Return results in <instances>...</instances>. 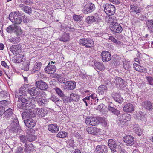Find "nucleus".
Listing matches in <instances>:
<instances>
[{
  "label": "nucleus",
  "mask_w": 153,
  "mask_h": 153,
  "mask_svg": "<svg viewBox=\"0 0 153 153\" xmlns=\"http://www.w3.org/2000/svg\"><path fill=\"white\" fill-rule=\"evenodd\" d=\"M18 97L19 102H21L18 103L17 106L18 108L20 110L31 109L34 108L35 106L34 102L35 100L31 98H25L23 95H20L18 96L16 95L15 97Z\"/></svg>",
  "instance_id": "1"
},
{
  "label": "nucleus",
  "mask_w": 153,
  "mask_h": 153,
  "mask_svg": "<svg viewBox=\"0 0 153 153\" xmlns=\"http://www.w3.org/2000/svg\"><path fill=\"white\" fill-rule=\"evenodd\" d=\"M11 123L10 125L8 127L9 131L10 133H20L22 130L19 126L17 118L15 117L11 118Z\"/></svg>",
  "instance_id": "2"
},
{
  "label": "nucleus",
  "mask_w": 153,
  "mask_h": 153,
  "mask_svg": "<svg viewBox=\"0 0 153 153\" xmlns=\"http://www.w3.org/2000/svg\"><path fill=\"white\" fill-rule=\"evenodd\" d=\"M79 44L85 46L87 48H91L94 46V42L93 39L90 38H82L79 41Z\"/></svg>",
  "instance_id": "3"
},
{
  "label": "nucleus",
  "mask_w": 153,
  "mask_h": 153,
  "mask_svg": "<svg viewBox=\"0 0 153 153\" xmlns=\"http://www.w3.org/2000/svg\"><path fill=\"white\" fill-rule=\"evenodd\" d=\"M62 83L63 84L62 85L64 89L65 90H69L74 89L76 86V83L74 81H65L62 80Z\"/></svg>",
  "instance_id": "4"
},
{
  "label": "nucleus",
  "mask_w": 153,
  "mask_h": 153,
  "mask_svg": "<svg viewBox=\"0 0 153 153\" xmlns=\"http://www.w3.org/2000/svg\"><path fill=\"white\" fill-rule=\"evenodd\" d=\"M104 11L108 14L109 13L111 15H113L115 12V8L114 6L111 4L106 3L103 6Z\"/></svg>",
  "instance_id": "5"
},
{
  "label": "nucleus",
  "mask_w": 153,
  "mask_h": 153,
  "mask_svg": "<svg viewBox=\"0 0 153 153\" xmlns=\"http://www.w3.org/2000/svg\"><path fill=\"white\" fill-rule=\"evenodd\" d=\"M109 28L111 31L119 33H121L123 31L122 27L119 24L116 22H112Z\"/></svg>",
  "instance_id": "6"
},
{
  "label": "nucleus",
  "mask_w": 153,
  "mask_h": 153,
  "mask_svg": "<svg viewBox=\"0 0 153 153\" xmlns=\"http://www.w3.org/2000/svg\"><path fill=\"white\" fill-rule=\"evenodd\" d=\"M35 85L38 89L43 91H47L49 88L48 85L42 80L36 81Z\"/></svg>",
  "instance_id": "7"
},
{
  "label": "nucleus",
  "mask_w": 153,
  "mask_h": 153,
  "mask_svg": "<svg viewBox=\"0 0 153 153\" xmlns=\"http://www.w3.org/2000/svg\"><path fill=\"white\" fill-rule=\"evenodd\" d=\"M7 31L9 33H16L17 34H19L21 32L20 28L15 24L9 26L6 28Z\"/></svg>",
  "instance_id": "8"
},
{
  "label": "nucleus",
  "mask_w": 153,
  "mask_h": 153,
  "mask_svg": "<svg viewBox=\"0 0 153 153\" xmlns=\"http://www.w3.org/2000/svg\"><path fill=\"white\" fill-rule=\"evenodd\" d=\"M95 9L94 4L90 3L86 4L84 7L83 9V13L85 14H87L94 11Z\"/></svg>",
  "instance_id": "9"
},
{
  "label": "nucleus",
  "mask_w": 153,
  "mask_h": 153,
  "mask_svg": "<svg viewBox=\"0 0 153 153\" xmlns=\"http://www.w3.org/2000/svg\"><path fill=\"white\" fill-rule=\"evenodd\" d=\"M101 55L102 61L107 62L111 59V56L110 52L107 51H104L102 52Z\"/></svg>",
  "instance_id": "10"
},
{
  "label": "nucleus",
  "mask_w": 153,
  "mask_h": 153,
  "mask_svg": "<svg viewBox=\"0 0 153 153\" xmlns=\"http://www.w3.org/2000/svg\"><path fill=\"white\" fill-rule=\"evenodd\" d=\"M123 140L128 146H132L134 144V138L131 135H128L125 136L123 138Z\"/></svg>",
  "instance_id": "11"
},
{
  "label": "nucleus",
  "mask_w": 153,
  "mask_h": 153,
  "mask_svg": "<svg viewBox=\"0 0 153 153\" xmlns=\"http://www.w3.org/2000/svg\"><path fill=\"white\" fill-rule=\"evenodd\" d=\"M85 122L87 124L93 126L97 125L99 122L97 118L92 117L86 118Z\"/></svg>",
  "instance_id": "12"
},
{
  "label": "nucleus",
  "mask_w": 153,
  "mask_h": 153,
  "mask_svg": "<svg viewBox=\"0 0 153 153\" xmlns=\"http://www.w3.org/2000/svg\"><path fill=\"white\" fill-rule=\"evenodd\" d=\"M27 91L31 96L34 99L38 97L40 93L35 87L31 88L30 89H28Z\"/></svg>",
  "instance_id": "13"
},
{
  "label": "nucleus",
  "mask_w": 153,
  "mask_h": 153,
  "mask_svg": "<svg viewBox=\"0 0 153 153\" xmlns=\"http://www.w3.org/2000/svg\"><path fill=\"white\" fill-rule=\"evenodd\" d=\"M12 117H13V118L16 117L15 115L13 113V110L9 108L4 112L3 118L5 120H8Z\"/></svg>",
  "instance_id": "14"
},
{
  "label": "nucleus",
  "mask_w": 153,
  "mask_h": 153,
  "mask_svg": "<svg viewBox=\"0 0 153 153\" xmlns=\"http://www.w3.org/2000/svg\"><path fill=\"white\" fill-rule=\"evenodd\" d=\"M24 122L26 126L30 128H32L36 124L35 121L32 118L24 120Z\"/></svg>",
  "instance_id": "15"
},
{
  "label": "nucleus",
  "mask_w": 153,
  "mask_h": 153,
  "mask_svg": "<svg viewBox=\"0 0 153 153\" xmlns=\"http://www.w3.org/2000/svg\"><path fill=\"white\" fill-rule=\"evenodd\" d=\"M141 105L146 110L151 111L153 109V106L151 102L149 100H146L142 102Z\"/></svg>",
  "instance_id": "16"
},
{
  "label": "nucleus",
  "mask_w": 153,
  "mask_h": 153,
  "mask_svg": "<svg viewBox=\"0 0 153 153\" xmlns=\"http://www.w3.org/2000/svg\"><path fill=\"white\" fill-rule=\"evenodd\" d=\"M56 70V68L55 65L50 64V63H49L44 69V71L46 73L50 74L54 72Z\"/></svg>",
  "instance_id": "17"
},
{
  "label": "nucleus",
  "mask_w": 153,
  "mask_h": 153,
  "mask_svg": "<svg viewBox=\"0 0 153 153\" xmlns=\"http://www.w3.org/2000/svg\"><path fill=\"white\" fill-rule=\"evenodd\" d=\"M107 148V146L105 145L97 146L95 150V153H106Z\"/></svg>",
  "instance_id": "18"
},
{
  "label": "nucleus",
  "mask_w": 153,
  "mask_h": 153,
  "mask_svg": "<svg viewBox=\"0 0 153 153\" xmlns=\"http://www.w3.org/2000/svg\"><path fill=\"white\" fill-rule=\"evenodd\" d=\"M108 146L111 150L113 152L116 151L117 144L115 141L113 139H110L108 140Z\"/></svg>",
  "instance_id": "19"
},
{
  "label": "nucleus",
  "mask_w": 153,
  "mask_h": 153,
  "mask_svg": "<svg viewBox=\"0 0 153 153\" xmlns=\"http://www.w3.org/2000/svg\"><path fill=\"white\" fill-rule=\"evenodd\" d=\"M86 131L89 134L93 135H95L101 131V130L97 127H93L88 128L86 129Z\"/></svg>",
  "instance_id": "20"
},
{
  "label": "nucleus",
  "mask_w": 153,
  "mask_h": 153,
  "mask_svg": "<svg viewBox=\"0 0 153 153\" xmlns=\"http://www.w3.org/2000/svg\"><path fill=\"white\" fill-rule=\"evenodd\" d=\"M124 81L123 79L119 77H117L114 81L116 86L121 88H123L124 87Z\"/></svg>",
  "instance_id": "21"
},
{
  "label": "nucleus",
  "mask_w": 153,
  "mask_h": 153,
  "mask_svg": "<svg viewBox=\"0 0 153 153\" xmlns=\"http://www.w3.org/2000/svg\"><path fill=\"white\" fill-rule=\"evenodd\" d=\"M133 105L131 103L126 104L123 107V110L125 112H131L134 110Z\"/></svg>",
  "instance_id": "22"
},
{
  "label": "nucleus",
  "mask_w": 153,
  "mask_h": 153,
  "mask_svg": "<svg viewBox=\"0 0 153 153\" xmlns=\"http://www.w3.org/2000/svg\"><path fill=\"white\" fill-rule=\"evenodd\" d=\"M48 130L53 133H57L59 131V127L56 124H51L48 126Z\"/></svg>",
  "instance_id": "23"
},
{
  "label": "nucleus",
  "mask_w": 153,
  "mask_h": 153,
  "mask_svg": "<svg viewBox=\"0 0 153 153\" xmlns=\"http://www.w3.org/2000/svg\"><path fill=\"white\" fill-rule=\"evenodd\" d=\"M114 58L113 62L115 66L119 65L122 62H123L124 59L123 58L117 55H114Z\"/></svg>",
  "instance_id": "24"
},
{
  "label": "nucleus",
  "mask_w": 153,
  "mask_h": 153,
  "mask_svg": "<svg viewBox=\"0 0 153 153\" xmlns=\"http://www.w3.org/2000/svg\"><path fill=\"white\" fill-rule=\"evenodd\" d=\"M42 65L41 62H37L34 65L32 72L33 73H37L40 70Z\"/></svg>",
  "instance_id": "25"
},
{
  "label": "nucleus",
  "mask_w": 153,
  "mask_h": 153,
  "mask_svg": "<svg viewBox=\"0 0 153 153\" xmlns=\"http://www.w3.org/2000/svg\"><path fill=\"white\" fill-rule=\"evenodd\" d=\"M112 97L114 100L119 103L122 102L123 99L120 96V95L118 93H114L112 94Z\"/></svg>",
  "instance_id": "26"
},
{
  "label": "nucleus",
  "mask_w": 153,
  "mask_h": 153,
  "mask_svg": "<svg viewBox=\"0 0 153 153\" xmlns=\"http://www.w3.org/2000/svg\"><path fill=\"white\" fill-rule=\"evenodd\" d=\"M80 97V96L77 94L72 93L70 95L69 101L70 102L73 101L77 102L79 100Z\"/></svg>",
  "instance_id": "27"
},
{
  "label": "nucleus",
  "mask_w": 153,
  "mask_h": 153,
  "mask_svg": "<svg viewBox=\"0 0 153 153\" xmlns=\"http://www.w3.org/2000/svg\"><path fill=\"white\" fill-rule=\"evenodd\" d=\"M20 48L19 45H13L10 47V50L13 54L15 55L19 53V51Z\"/></svg>",
  "instance_id": "28"
},
{
  "label": "nucleus",
  "mask_w": 153,
  "mask_h": 153,
  "mask_svg": "<svg viewBox=\"0 0 153 153\" xmlns=\"http://www.w3.org/2000/svg\"><path fill=\"white\" fill-rule=\"evenodd\" d=\"M133 129L135 132L139 136H140L142 134V131L138 124H135L133 126Z\"/></svg>",
  "instance_id": "29"
},
{
  "label": "nucleus",
  "mask_w": 153,
  "mask_h": 153,
  "mask_svg": "<svg viewBox=\"0 0 153 153\" xmlns=\"http://www.w3.org/2000/svg\"><path fill=\"white\" fill-rule=\"evenodd\" d=\"M107 88L105 85H101L98 88V92L99 95H103L104 92L107 91Z\"/></svg>",
  "instance_id": "30"
},
{
  "label": "nucleus",
  "mask_w": 153,
  "mask_h": 153,
  "mask_svg": "<svg viewBox=\"0 0 153 153\" xmlns=\"http://www.w3.org/2000/svg\"><path fill=\"white\" fill-rule=\"evenodd\" d=\"M146 25L149 31L153 32V21L152 20H147Z\"/></svg>",
  "instance_id": "31"
},
{
  "label": "nucleus",
  "mask_w": 153,
  "mask_h": 153,
  "mask_svg": "<svg viewBox=\"0 0 153 153\" xmlns=\"http://www.w3.org/2000/svg\"><path fill=\"white\" fill-rule=\"evenodd\" d=\"M130 7L131 12H133L136 13H140L141 11L140 8L134 4H131Z\"/></svg>",
  "instance_id": "32"
},
{
  "label": "nucleus",
  "mask_w": 153,
  "mask_h": 153,
  "mask_svg": "<svg viewBox=\"0 0 153 153\" xmlns=\"http://www.w3.org/2000/svg\"><path fill=\"white\" fill-rule=\"evenodd\" d=\"M136 116L137 119L142 121L145 120L146 117V113H144L140 111L137 114Z\"/></svg>",
  "instance_id": "33"
},
{
  "label": "nucleus",
  "mask_w": 153,
  "mask_h": 153,
  "mask_svg": "<svg viewBox=\"0 0 153 153\" xmlns=\"http://www.w3.org/2000/svg\"><path fill=\"white\" fill-rule=\"evenodd\" d=\"M10 105V102L6 100H4L0 101V108L2 109L4 108L5 110V107L9 106Z\"/></svg>",
  "instance_id": "34"
},
{
  "label": "nucleus",
  "mask_w": 153,
  "mask_h": 153,
  "mask_svg": "<svg viewBox=\"0 0 153 153\" xmlns=\"http://www.w3.org/2000/svg\"><path fill=\"white\" fill-rule=\"evenodd\" d=\"M94 65L95 67L100 71L103 70L105 69V67L102 62H95Z\"/></svg>",
  "instance_id": "35"
},
{
  "label": "nucleus",
  "mask_w": 153,
  "mask_h": 153,
  "mask_svg": "<svg viewBox=\"0 0 153 153\" xmlns=\"http://www.w3.org/2000/svg\"><path fill=\"white\" fill-rule=\"evenodd\" d=\"M95 22L98 23L102 21L101 16L98 13H96L93 16Z\"/></svg>",
  "instance_id": "36"
},
{
  "label": "nucleus",
  "mask_w": 153,
  "mask_h": 153,
  "mask_svg": "<svg viewBox=\"0 0 153 153\" xmlns=\"http://www.w3.org/2000/svg\"><path fill=\"white\" fill-rule=\"evenodd\" d=\"M108 110L111 112L113 114L118 116L120 114V111L115 108L114 107H112L111 106H110L108 108Z\"/></svg>",
  "instance_id": "37"
},
{
  "label": "nucleus",
  "mask_w": 153,
  "mask_h": 153,
  "mask_svg": "<svg viewBox=\"0 0 153 153\" xmlns=\"http://www.w3.org/2000/svg\"><path fill=\"white\" fill-rule=\"evenodd\" d=\"M54 89L56 93L61 97V98H65L66 97L62 91L59 88L56 87L54 88Z\"/></svg>",
  "instance_id": "38"
},
{
  "label": "nucleus",
  "mask_w": 153,
  "mask_h": 153,
  "mask_svg": "<svg viewBox=\"0 0 153 153\" xmlns=\"http://www.w3.org/2000/svg\"><path fill=\"white\" fill-rule=\"evenodd\" d=\"M47 100L46 99H43L42 98H38L36 100V102L37 103L41 106H44L45 104L47 102Z\"/></svg>",
  "instance_id": "39"
},
{
  "label": "nucleus",
  "mask_w": 153,
  "mask_h": 153,
  "mask_svg": "<svg viewBox=\"0 0 153 153\" xmlns=\"http://www.w3.org/2000/svg\"><path fill=\"white\" fill-rule=\"evenodd\" d=\"M38 114L41 117H44L46 114V112L42 108H39L37 109V112Z\"/></svg>",
  "instance_id": "40"
},
{
  "label": "nucleus",
  "mask_w": 153,
  "mask_h": 153,
  "mask_svg": "<svg viewBox=\"0 0 153 153\" xmlns=\"http://www.w3.org/2000/svg\"><path fill=\"white\" fill-rule=\"evenodd\" d=\"M24 146V151L26 152L31 150L33 148L32 144L30 143H25V144Z\"/></svg>",
  "instance_id": "41"
},
{
  "label": "nucleus",
  "mask_w": 153,
  "mask_h": 153,
  "mask_svg": "<svg viewBox=\"0 0 153 153\" xmlns=\"http://www.w3.org/2000/svg\"><path fill=\"white\" fill-rule=\"evenodd\" d=\"M25 110H20L19 109V110L20 111H23V110L24 111ZM26 111L27 110H25ZM28 111H24V112H23L22 115V117L23 119H29V111H28Z\"/></svg>",
  "instance_id": "42"
},
{
  "label": "nucleus",
  "mask_w": 153,
  "mask_h": 153,
  "mask_svg": "<svg viewBox=\"0 0 153 153\" xmlns=\"http://www.w3.org/2000/svg\"><path fill=\"white\" fill-rule=\"evenodd\" d=\"M19 138L21 142L23 143H27L28 141V138L27 136L22 135L19 136Z\"/></svg>",
  "instance_id": "43"
},
{
  "label": "nucleus",
  "mask_w": 153,
  "mask_h": 153,
  "mask_svg": "<svg viewBox=\"0 0 153 153\" xmlns=\"http://www.w3.org/2000/svg\"><path fill=\"white\" fill-rule=\"evenodd\" d=\"M69 39V36L66 33L64 34L59 38V40L64 42L68 41Z\"/></svg>",
  "instance_id": "44"
},
{
  "label": "nucleus",
  "mask_w": 153,
  "mask_h": 153,
  "mask_svg": "<svg viewBox=\"0 0 153 153\" xmlns=\"http://www.w3.org/2000/svg\"><path fill=\"white\" fill-rule=\"evenodd\" d=\"M85 22L88 24H91L95 22L93 16H88L85 20Z\"/></svg>",
  "instance_id": "45"
},
{
  "label": "nucleus",
  "mask_w": 153,
  "mask_h": 153,
  "mask_svg": "<svg viewBox=\"0 0 153 153\" xmlns=\"http://www.w3.org/2000/svg\"><path fill=\"white\" fill-rule=\"evenodd\" d=\"M123 62L124 64L123 67L126 70H129L131 68L130 62L126 61L125 60H123Z\"/></svg>",
  "instance_id": "46"
},
{
  "label": "nucleus",
  "mask_w": 153,
  "mask_h": 153,
  "mask_svg": "<svg viewBox=\"0 0 153 153\" xmlns=\"http://www.w3.org/2000/svg\"><path fill=\"white\" fill-rule=\"evenodd\" d=\"M9 96V94L6 91H2L0 92V97L1 98L4 99L8 97Z\"/></svg>",
  "instance_id": "47"
},
{
  "label": "nucleus",
  "mask_w": 153,
  "mask_h": 153,
  "mask_svg": "<svg viewBox=\"0 0 153 153\" xmlns=\"http://www.w3.org/2000/svg\"><path fill=\"white\" fill-rule=\"evenodd\" d=\"M27 136L28 141L29 142L34 141L37 139V137L35 135H32V134H29Z\"/></svg>",
  "instance_id": "48"
},
{
  "label": "nucleus",
  "mask_w": 153,
  "mask_h": 153,
  "mask_svg": "<svg viewBox=\"0 0 153 153\" xmlns=\"http://www.w3.org/2000/svg\"><path fill=\"white\" fill-rule=\"evenodd\" d=\"M67 134V133L65 132L60 131L57 135L58 137L61 138H64L65 137Z\"/></svg>",
  "instance_id": "49"
},
{
  "label": "nucleus",
  "mask_w": 153,
  "mask_h": 153,
  "mask_svg": "<svg viewBox=\"0 0 153 153\" xmlns=\"http://www.w3.org/2000/svg\"><path fill=\"white\" fill-rule=\"evenodd\" d=\"M23 11L27 13L30 14L31 13L32 9L30 7L26 6L24 9Z\"/></svg>",
  "instance_id": "50"
},
{
  "label": "nucleus",
  "mask_w": 153,
  "mask_h": 153,
  "mask_svg": "<svg viewBox=\"0 0 153 153\" xmlns=\"http://www.w3.org/2000/svg\"><path fill=\"white\" fill-rule=\"evenodd\" d=\"M50 99L55 103L59 101L62 102V101L60 100L59 98L55 95L52 96L51 97Z\"/></svg>",
  "instance_id": "51"
},
{
  "label": "nucleus",
  "mask_w": 153,
  "mask_h": 153,
  "mask_svg": "<svg viewBox=\"0 0 153 153\" xmlns=\"http://www.w3.org/2000/svg\"><path fill=\"white\" fill-rule=\"evenodd\" d=\"M73 18L75 21H81L82 18L81 16L74 15L73 16Z\"/></svg>",
  "instance_id": "52"
},
{
  "label": "nucleus",
  "mask_w": 153,
  "mask_h": 153,
  "mask_svg": "<svg viewBox=\"0 0 153 153\" xmlns=\"http://www.w3.org/2000/svg\"><path fill=\"white\" fill-rule=\"evenodd\" d=\"M83 101L85 103L86 106L88 105V103L89 104H90V105H92V103L91 102L90 100H89V97H88V96H87L83 99Z\"/></svg>",
  "instance_id": "53"
},
{
  "label": "nucleus",
  "mask_w": 153,
  "mask_h": 153,
  "mask_svg": "<svg viewBox=\"0 0 153 153\" xmlns=\"http://www.w3.org/2000/svg\"><path fill=\"white\" fill-rule=\"evenodd\" d=\"M22 21V18L20 17H18L15 19L13 22L14 24H20Z\"/></svg>",
  "instance_id": "54"
},
{
  "label": "nucleus",
  "mask_w": 153,
  "mask_h": 153,
  "mask_svg": "<svg viewBox=\"0 0 153 153\" xmlns=\"http://www.w3.org/2000/svg\"><path fill=\"white\" fill-rule=\"evenodd\" d=\"M29 119L32 118L33 119L36 116V114L32 111H29Z\"/></svg>",
  "instance_id": "55"
},
{
  "label": "nucleus",
  "mask_w": 153,
  "mask_h": 153,
  "mask_svg": "<svg viewBox=\"0 0 153 153\" xmlns=\"http://www.w3.org/2000/svg\"><path fill=\"white\" fill-rule=\"evenodd\" d=\"M88 97H89V100H90L91 102L92 103V100L97 98L96 94L94 93L91 94L89 96H88Z\"/></svg>",
  "instance_id": "56"
},
{
  "label": "nucleus",
  "mask_w": 153,
  "mask_h": 153,
  "mask_svg": "<svg viewBox=\"0 0 153 153\" xmlns=\"http://www.w3.org/2000/svg\"><path fill=\"white\" fill-rule=\"evenodd\" d=\"M146 78L149 83L151 85H153V79L150 76H146Z\"/></svg>",
  "instance_id": "57"
},
{
  "label": "nucleus",
  "mask_w": 153,
  "mask_h": 153,
  "mask_svg": "<svg viewBox=\"0 0 153 153\" xmlns=\"http://www.w3.org/2000/svg\"><path fill=\"white\" fill-rule=\"evenodd\" d=\"M133 65L134 69L138 71H139L140 72V65H139L138 64L134 63L133 64Z\"/></svg>",
  "instance_id": "58"
},
{
  "label": "nucleus",
  "mask_w": 153,
  "mask_h": 153,
  "mask_svg": "<svg viewBox=\"0 0 153 153\" xmlns=\"http://www.w3.org/2000/svg\"><path fill=\"white\" fill-rule=\"evenodd\" d=\"M104 105L102 104L99 105L97 107V109L99 110L100 112L103 113L104 111L103 109Z\"/></svg>",
  "instance_id": "59"
},
{
  "label": "nucleus",
  "mask_w": 153,
  "mask_h": 153,
  "mask_svg": "<svg viewBox=\"0 0 153 153\" xmlns=\"http://www.w3.org/2000/svg\"><path fill=\"white\" fill-rule=\"evenodd\" d=\"M109 39L111 41L113 42L116 43L117 44H119L120 43V41H117V40L113 36H110Z\"/></svg>",
  "instance_id": "60"
},
{
  "label": "nucleus",
  "mask_w": 153,
  "mask_h": 153,
  "mask_svg": "<svg viewBox=\"0 0 153 153\" xmlns=\"http://www.w3.org/2000/svg\"><path fill=\"white\" fill-rule=\"evenodd\" d=\"M24 147H20L18 148L16 152V153H23L24 151H23Z\"/></svg>",
  "instance_id": "61"
},
{
  "label": "nucleus",
  "mask_w": 153,
  "mask_h": 153,
  "mask_svg": "<svg viewBox=\"0 0 153 153\" xmlns=\"http://www.w3.org/2000/svg\"><path fill=\"white\" fill-rule=\"evenodd\" d=\"M9 19L12 22H13L14 19V16L13 13H10L9 16Z\"/></svg>",
  "instance_id": "62"
},
{
  "label": "nucleus",
  "mask_w": 153,
  "mask_h": 153,
  "mask_svg": "<svg viewBox=\"0 0 153 153\" xmlns=\"http://www.w3.org/2000/svg\"><path fill=\"white\" fill-rule=\"evenodd\" d=\"M23 22L25 23H27L29 22V19L26 17L25 15L22 16Z\"/></svg>",
  "instance_id": "63"
},
{
  "label": "nucleus",
  "mask_w": 153,
  "mask_h": 153,
  "mask_svg": "<svg viewBox=\"0 0 153 153\" xmlns=\"http://www.w3.org/2000/svg\"><path fill=\"white\" fill-rule=\"evenodd\" d=\"M110 2L115 4H120V1L118 0H109Z\"/></svg>",
  "instance_id": "64"
}]
</instances>
